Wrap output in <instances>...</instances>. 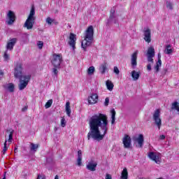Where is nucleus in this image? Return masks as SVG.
<instances>
[{
  "label": "nucleus",
  "mask_w": 179,
  "mask_h": 179,
  "mask_svg": "<svg viewBox=\"0 0 179 179\" xmlns=\"http://www.w3.org/2000/svg\"><path fill=\"white\" fill-rule=\"evenodd\" d=\"M90 131L87 134V139L90 138L95 141H103L108 131V120L103 113L92 115L89 120Z\"/></svg>",
  "instance_id": "f257e3e1"
},
{
  "label": "nucleus",
  "mask_w": 179,
  "mask_h": 179,
  "mask_svg": "<svg viewBox=\"0 0 179 179\" xmlns=\"http://www.w3.org/2000/svg\"><path fill=\"white\" fill-rule=\"evenodd\" d=\"M14 78L20 80L19 90H23L27 87L31 79V75H23V64L16 62L14 67Z\"/></svg>",
  "instance_id": "f03ea898"
},
{
  "label": "nucleus",
  "mask_w": 179,
  "mask_h": 179,
  "mask_svg": "<svg viewBox=\"0 0 179 179\" xmlns=\"http://www.w3.org/2000/svg\"><path fill=\"white\" fill-rule=\"evenodd\" d=\"M93 36H94V29H93V26L90 25L85 30L84 40L81 43V47L84 51H87V47L92 45L94 40Z\"/></svg>",
  "instance_id": "7ed1b4c3"
},
{
  "label": "nucleus",
  "mask_w": 179,
  "mask_h": 179,
  "mask_svg": "<svg viewBox=\"0 0 179 179\" xmlns=\"http://www.w3.org/2000/svg\"><path fill=\"white\" fill-rule=\"evenodd\" d=\"M34 15H36V10L33 6L31 8L29 15L24 24V27H26L27 30H31L33 26H34V20H36Z\"/></svg>",
  "instance_id": "20e7f679"
},
{
  "label": "nucleus",
  "mask_w": 179,
  "mask_h": 179,
  "mask_svg": "<svg viewBox=\"0 0 179 179\" xmlns=\"http://www.w3.org/2000/svg\"><path fill=\"white\" fill-rule=\"evenodd\" d=\"M51 64L54 68H60L61 64H62V55L57 53L53 54Z\"/></svg>",
  "instance_id": "39448f33"
},
{
  "label": "nucleus",
  "mask_w": 179,
  "mask_h": 179,
  "mask_svg": "<svg viewBox=\"0 0 179 179\" xmlns=\"http://www.w3.org/2000/svg\"><path fill=\"white\" fill-rule=\"evenodd\" d=\"M152 120L158 129L162 128V118L160 117V109H156L152 115Z\"/></svg>",
  "instance_id": "423d86ee"
},
{
  "label": "nucleus",
  "mask_w": 179,
  "mask_h": 179,
  "mask_svg": "<svg viewBox=\"0 0 179 179\" xmlns=\"http://www.w3.org/2000/svg\"><path fill=\"white\" fill-rule=\"evenodd\" d=\"M7 19L8 20L6 21V24L8 26H12L14 22H16V15L12 10H8L7 13Z\"/></svg>",
  "instance_id": "0eeeda50"
},
{
  "label": "nucleus",
  "mask_w": 179,
  "mask_h": 179,
  "mask_svg": "<svg viewBox=\"0 0 179 179\" xmlns=\"http://www.w3.org/2000/svg\"><path fill=\"white\" fill-rule=\"evenodd\" d=\"M148 157L150 159V160H152V162H155L157 164H160L162 163V158L156 154V152H150L148 153Z\"/></svg>",
  "instance_id": "6e6552de"
},
{
  "label": "nucleus",
  "mask_w": 179,
  "mask_h": 179,
  "mask_svg": "<svg viewBox=\"0 0 179 179\" xmlns=\"http://www.w3.org/2000/svg\"><path fill=\"white\" fill-rule=\"evenodd\" d=\"M144 40L149 44L152 41V32L150 29L147 28L143 30Z\"/></svg>",
  "instance_id": "1a4fd4ad"
},
{
  "label": "nucleus",
  "mask_w": 179,
  "mask_h": 179,
  "mask_svg": "<svg viewBox=\"0 0 179 179\" xmlns=\"http://www.w3.org/2000/svg\"><path fill=\"white\" fill-rule=\"evenodd\" d=\"M138 50H136L132 55L131 57V65L133 69L136 68L138 65Z\"/></svg>",
  "instance_id": "9d476101"
},
{
  "label": "nucleus",
  "mask_w": 179,
  "mask_h": 179,
  "mask_svg": "<svg viewBox=\"0 0 179 179\" xmlns=\"http://www.w3.org/2000/svg\"><path fill=\"white\" fill-rule=\"evenodd\" d=\"M69 44L71 47H72L73 50L76 48V35H75V34H70Z\"/></svg>",
  "instance_id": "9b49d317"
},
{
  "label": "nucleus",
  "mask_w": 179,
  "mask_h": 179,
  "mask_svg": "<svg viewBox=\"0 0 179 179\" xmlns=\"http://www.w3.org/2000/svg\"><path fill=\"white\" fill-rule=\"evenodd\" d=\"M98 101H99V95L96 93L91 94V95L88 97L89 104H96Z\"/></svg>",
  "instance_id": "f8f14e48"
},
{
  "label": "nucleus",
  "mask_w": 179,
  "mask_h": 179,
  "mask_svg": "<svg viewBox=\"0 0 179 179\" xmlns=\"http://www.w3.org/2000/svg\"><path fill=\"white\" fill-rule=\"evenodd\" d=\"M16 43H17V38H13L11 39H10V41L7 43V45H6L7 50L12 51V50H13V48L15 47Z\"/></svg>",
  "instance_id": "ddd939ff"
},
{
  "label": "nucleus",
  "mask_w": 179,
  "mask_h": 179,
  "mask_svg": "<svg viewBox=\"0 0 179 179\" xmlns=\"http://www.w3.org/2000/svg\"><path fill=\"white\" fill-rule=\"evenodd\" d=\"M122 142L125 148L128 149L131 148V137L128 134L124 135Z\"/></svg>",
  "instance_id": "4468645a"
},
{
  "label": "nucleus",
  "mask_w": 179,
  "mask_h": 179,
  "mask_svg": "<svg viewBox=\"0 0 179 179\" xmlns=\"http://www.w3.org/2000/svg\"><path fill=\"white\" fill-rule=\"evenodd\" d=\"M133 140L138 143V148H143V142H145L143 134H139L138 138L134 137Z\"/></svg>",
  "instance_id": "2eb2a0df"
},
{
  "label": "nucleus",
  "mask_w": 179,
  "mask_h": 179,
  "mask_svg": "<svg viewBox=\"0 0 179 179\" xmlns=\"http://www.w3.org/2000/svg\"><path fill=\"white\" fill-rule=\"evenodd\" d=\"M96 167H97V162L93 163V161L89 162L87 165V169L90 170V171H96Z\"/></svg>",
  "instance_id": "dca6fc26"
},
{
  "label": "nucleus",
  "mask_w": 179,
  "mask_h": 179,
  "mask_svg": "<svg viewBox=\"0 0 179 179\" xmlns=\"http://www.w3.org/2000/svg\"><path fill=\"white\" fill-rule=\"evenodd\" d=\"M139 76H141V71H136L135 70L131 71V78L134 80H138Z\"/></svg>",
  "instance_id": "f3484780"
},
{
  "label": "nucleus",
  "mask_w": 179,
  "mask_h": 179,
  "mask_svg": "<svg viewBox=\"0 0 179 179\" xmlns=\"http://www.w3.org/2000/svg\"><path fill=\"white\" fill-rule=\"evenodd\" d=\"M82 164V150H79L78 151L77 165L79 166V167H80Z\"/></svg>",
  "instance_id": "a211bd4d"
},
{
  "label": "nucleus",
  "mask_w": 179,
  "mask_h": 179,
  "mask_svg": "<svg viewBox=\"0 0 179 179\" xmlns=\"http://www.w3.org/2000/svg\"><path fill=\"white\" fill-rule=\"evenodd\" d=\"M39 146L40 145L38 144H34V143H31L29 145L31 152H37Z\"/></svg>",
  "instance_id": "6ab92c4d"
},
{
  "label": "nucleus",
  "mask_w": 179,
  "mask_h": 179,
  "mask_svg": "<svg viewBox=\"0 0 179 179\" xmlns=\"http://www.w3.org/2000/svg\"><path fill=\"white\" fill-rule=\"evenodd\" d=\"M106 87L108 89V90H113V89H114V84L113 83V82L110 80H107L106 82Z\"/></svg>",
  "instance_id": "aec40b11"
},
{
  "label": "nucleus",
  "mask_w": 179,
  "mask_h": 179,
  "mask_svg": "<svg viewBox=\"0 0 179 179\" xmlns=\"http://www.w3.org/2000/svg\"><path fill=\"white\" fill-rule=\"evenodd\" d=\"M121 179H128V169L124 168L121 173Z\"/></svg>",
  "instance_id": "412c9836"
},
{
  "label": "nucleus",
  "mask_w": 179,
  "mask_h": 179,
  "mask_svg": "<svg viewBox=\"0 0 179 179\" xmlns=\"http://www.w3.org/2000/svg\"><path fill=\"white\" fill-rule=\"evenodd\" d=\"M106 69H107V63L102 64L99 68V71L102 75H104V73H106Z\"/></svg>",
  "instance_id": "4be33fe9"
},
{
  "label": "nucleus",
  "mask_w": 179,
  "mask_h": 179,
  "mask_svg": "<svg viewBox=\"0 0 179 179\" xmlns=\"http://www.w3.org/2000/svg\"><path fill=\"white\" fill-rule=\"evenodd\" d=\"M171 108V110H176V111H178V114L179 115V103H178V102L175 101V102L172 103Z\"/></svg>",
  "instance_id": "5701e85b"
},
{
  "label": "nucleus",
  "mask_w": 179,
  "mask_h": 179,
  "mask_svg": "<svg viewBox=\"0 0 179 179\" xmlns=\"http://www.w3.org/2000/svg\"><path fill=\"white\" fill-rule=\"evenodd\" d=\"M147 55L150 57H155V48L153 47L148 48Z\"/></svg>",
  "instance_id": "b1692460"
},
{
  "label": "nucleus",
  "mask_w": 179,
  "mask_h": 179,
  "mask_svg": "<svg viewBox=\"0 0 179 179\" xmlns=\"http://www.w3.org/2000/svg\"><path fill=\"white\" fill-rule=\"evenodd\" d=\"M66 112L68 117H71V103L69 101L66 103Z\"/></svg>",
  "instance_id": "393cba45"
},
{
  "label": "nucleus",
  "mask_w": 179,
  "mask_h": 179,
  "mask_svg": "<svg viewBox=\"0 0 179 179\" xmlns=\"http://www.w3.org/2000/svg\"><path fill=\"white\" fill-rule=\"evenodd\" d=\"M173 53V49H171V45H167L165 48V54L170 55V54Z\"/></svg>",
  "instance_id": "a878e982"
},
{
  "label": "nucleus",
  "mask_w": 179,
  "mask_h": 179,
  "mask_svg": "<svg viewBox=\"0 0 179 179\" xmlns=\"http://www.w3.org/2000/svg\"><path fill=\"white\" fill-rule=\"evenodd\" d=\"M110 113H111V124H114V122H115V114H116V112H115V109H112L110 110Z\"/></svg>",
  "instance_id": "bb28decb"
},
{
  "label": "nucleus",
  "mask_w": 179,
  "mask_h": 179,
  "mask_svg": "<svg viewBox=\"0 0 179 179\" xmlns=\"http://www.w3.org/2000/svg\"><path fill=\"white\" fill-rule=\"evenodd\" d=\"M8 90L9 92H10V93H13V92H15V85H13V83H9Z\"/></svg>",
  "instance_id": "cd10ccee"
},
{
  "label": "nucleus",
  "mask_w": 179,
  "mask_h": 179,
  "mask_svg": "<svg viewBox=\"0 0 179 179\" xmlns=\"http://www.w3.org/2000/svg\"><path fill=\"white\" fill-rule=\"evenodd\" d=\"M51 106H52V99L48 100L45 105V108H50V107H51Z\"/></svg>",
  "instance_id": "c85d7f7f"
},
{
  "label": "nucleus",
  "mask_w": 179,
  "mask_h": 179,
  "mask_svg": "<svg viewBox=\"0 0 179 179\" xmlns=\"http://www.w3.org/2000/svg\"><path fill=\"white\" fill-rule=\"evenodd\" d=\"M160 66H162V64H159V62H157L156 65L155 66V72L157 73L159 71H160Z\"/></svg>",
  "instance_id": "c756f323"
},
{
  "label": "nucleus",
  "mask_w": 179,
  "mask_h": 179,
  "mask_svg": "<svg viewBox=\"0 0 179 179\" xmlns=\"http://www.w3.org/2000/svg\"><path fill=\"white\" fill-rule=\"evenodd\" d=\"M88 75H93L94 73V66H90L87 70Z\"/></svg>",
  "instance_id": "7c9ffc66"
},
{
  "label": "nucleus",
  "mask_w": 179,
  "mask_h": 179,
  "mask_svg": "<svg viewBox=\"0 0 179 179\" xmlns=\"http://www.w3.org/2000/svg\"><path fill=\"white\" fill-rule=\"evenodd\" d=\"M61 125L63 128H64V127H66V121L65 120V117H62Z\"/></svg>",
  "instance_id": "2f4dec72"
},
{
  "label": "nucleus",
  "mask_w": 179,
  "mask_h": 179,
  "mask_svg": "<svg viewBox=\"0 0 179 179\" xmlns=\"http://www.w3.org/2000/svg\"><path fill=\"white\" fill-rule=\"evenodd\" d=\"M37 45H38L39 50H41V49H43V47H44V43L41 41H39L37 43Z\"/></svg>",
  "instance_id": "473e14b6"
},
{
  "label": "nucleus",
  "mask_w": 179,
  "mask_h": 179,
  "mask_svg": "<svg viewBox=\"0 0 179 179\" xmlns=\"http://www.w3.org/2000/svg\"><path fill=\"white\" fill-rule=\"evenodd\" d=\"M166 8L168 9H170L171 10H173V3H171V2L167 1L166 2Z\"/></svg>",
  "instance_id": "72a5a7b5"
},
{
  "label": "nucleus",
  "mask_w": 179,
  "mask_h": 179,
  "mask_svg": "<svg viewBox=\"0 0 179 179\" xmlns=\"http://www.w3.org/2000/svg\"><path fill=\"white\" fill-rule=\"evenodd\" d=\"M52 22H54V20L51 19V17H48L46 18V23H48V24H50V25L52 24Z\"/></svg>",
  "instance_id": "f704fd0d"
},
{
  "label": "nucleus",
  "mask_w": 179,
  "mask_h": 179,
  "mask_svg": "<svg viewBox=\"0 0 179 179\" xmlns=\"http://www.w3.org/2000/svg\"><path fill=\"white\" fill-rule=\"evenodd\" d=\"M6 142H7V141L6 140V141L4 143V147H3V149L2 150L3 155H5L6 153V150H8V147H6Z\"/></svg>",
  "instance_id": "c9c22d12"
},
{
  "label": "nucleus",
  "mask_w": 179,
  "mask_h": 179,
  "mask_svg": "<svg viewBox=\"0 0 179 179\" xmlns=\"http://www.w3.org/2000/svg\"><path fill=\"white\" fill-rule=\"evenodd\" d=\"M13 139V132L10 131L8 136V142H12Z\"/></svg>",
  "instance_id": "e433bc0d"
},
{
  "label": "nucleus",
  "mask_w": 179,
  "mask_h": 179,
  "mask_svg": "<svg viewBox=\"0 0 179 179\" xmlns=\"http://www.w3.org/2000/svg\"><path fill=\"white\" fill-rule=\"evenodd\" d=\"M113 72H114V73H115L116 75H120V69H118V67H117V66H115V67H114Z\"/></svg>",
  "instance_id": "4c0bfd02"
},
{
  "label": "nucleus",
  "mask_w": 179,
  "mask_h": 179,
  "mask_svg": "<svg viewBox=\"0 0 179 179\" xmlns=\"http://www.w3.org/2000/svg\"><path fill=\"white\" fill-rule=\"evenodd\" d=\"M3 58L6 61H8L10 58L9 55H8V52H4Z\"/></svg>",
  "instance_id": "58836bf2"
},
{
  "label": "nucleus",
  "mask_w": 179,
  "mask_h": 179,
  "mask_svg": "<svg viewBox=\"0 0 179 179\" xmlns=\"http://www.w3.org/2000/svg\"><path fill=\"white\" fill-rule=\"evenodd\" d=\"M109 103H110V98L106 97L105 99L104 106H106V107H107V106H108Z\"/></svg>",
  "instance_id": "ea45409f"
},
{
  "label": "nucleus",
  "mask_w": 179,
  "mask_h": 179,
  "mask_svg": "<svg viewBox=\"0 0 179 179\" xmlns=\"http://www.w3.org/2000/svg\"><path fill=\"white\" fill-rule=\"evenodd\" d=\"M58 69H59V68H57V67H55L53 68V73L57 76V75H58Z\"/></svg>",
  "instance_id": "a19ab883"
},
{
  "label": "nucleus",
  "mask_w": 179,
  "mask_h": 179,
  "mask_svg": "<svg viewBox=\"0 0 179 179\" xmlns=\"http://www.w3.org/2000/svg\"><path fill=\"white\" fill-rule=\"evenodd\" d=\"M153 57L154 56H148V62H151V64H153Z\"/></svg>",
  "instance_id": "79ce46f5"
},
{
  "label": "nucleus",
  "mask_w": 179,
  "mask_h": 179,
  "mask_svg": "<svg viewBox=\"0 0 179 179\" xmlns=\"http://www.w3.org/2000/svg\"><path fill=\"white\" fill-rule=\"evenodd\" d=\"M105 179H113V176L110 173H106Z\"/></svg>",
  "instance_id": "37998d69"
},
{
  "label": "nucleus",
  "mask_w": 179,
  "mask_h": 179,
  "mask_svg": "<svg viewBox=\"0 0 179 179\" xmlns=\"http://www.w3.org/2000/svg\"><path fill=\"white\" fill-rule=\"evenodd\" d=\"M158 64H162V55H160V53L158 54V61H157Z\"/></svg>",
  "instance_id": "c03bdc74"
},
{
  "label": "nucleus",
  "mask_w": 179,
  "mask_h": 179,
  "mask_svg": "<svg viewBox=\"0 0 179 179\" xmlns=\"http://www.w3.org/2000/svg\"><path fill=\"white\" fill-rule=\"evenodd\" d=\"M36 179H45V176L43 175H38Z\"/></svg>",
  "instance_id": "a18cd8bd"
},
{
  "label": "nucleus",
  "mask_w": 179,
  "mask_h": 179,
  "mask_svg": "<svg viewBox=\"0 0 179 179\" xmlns=\"http://www.w3.org/2000/svg\"><path fill=\"white\" fill-rule=\"evenodd\" d=\"M147 70L152 71V65H150V64L147 65Z\"/></svg>",
  "instance_id": "49530a36"
},
{
  "label": "nucleus",
  "mask_w": 179,
  "mask_h": 179,
  "mask_svg": "<svg viewBox=\"0 0 179 179\" xmlns=\"http://www.w3.org/2000/svg\"><path fill=\"white\" fill-rule=\"evenodd\" d=\"M114 17H115V14H110V17H109L110 20H112V19H114Z\"/></svg>",
  "instance_id": "de8ad7c7"
},
{
  "label": "nucleus",
  "mask_w": 179,
  "mask_h": 179,
  "mask_svg": "<svg viewBox=\"0 0 179 179\" xmlns=\"http://www.w3.org/2000/svg\"><path fill=\"white\" fill-rule=\"evenodd\" d=\"M28 106H24L22 108V113H24V111H27Z\"/></svg>",
  "instance_id": "09e8293b"
},
{
  "label": "nucleus",
  "mask_w": 179,
  "mask_h": 179,
  "mask_svg": "<svg viewBox=\"0 0 179 179\" xmlns=\"http://www.w3.org/2000/svg\"><path fill=\"white\" fill-rule=\"evenodd\" d=\"M110 14L115 15V9L111 8L110 9Z\"/></svg>",
  "instance_id": "8fccbe9b"
},
{
  "label": "nucleus",
  "mask_w": 179,
  "mask_h": 179,
  "mask_svg": "<svg viewBox=\"0 0 179 179\" xmlns=\"http://www.w3.org/2000/svg\"><path fill=\"white\" fill-rule=\"evenodd\" d=\"M160 139H166V136H164V135H162V136H160Z\"/></svg>",
  "instance_id": "3c124183"
},
{
  "label": "nucleus",
  "mask_w": 179,
  "mask_h": 179,
  "mask_svg": "<svg viewBox=\"0 0 179 179\" xmlns=\"http://www.w3.org/2000/svg\"><path fill=\"white\" fill-rule=\"evenodd\" d=\"M0 76H3V71L0 69Z\"/></svg>",
  "instance_id": "603ef678"
},
{
  "label": "nucleus",
  "mask_w": 179,
  "mask_h": 179,
  "mask_svg": "<svg viewBox=\"0 0 179 179\" xmlns=\"http://www.w3.org/2000/svg\"><path fill=\"white\" fill-rule=\"evenodd\" d=\"M14 152H15V153H17V148H15V149H14Z\"/></svg>",
  "instance_id": "864d4df0"
},
{
  "label": "nucleus",
  "mask_w": 179,
  "mask_h": 179,
  "mask_svg": "<svg viewBox=\"0 0 179 179\" xmlns=\"http://www.w3.org/2000/svg\"><path fill=\"white\" fill-rule=\"evenodd\" d=\"M164 73H166V72H167V69H164Z\"/></svg>",
  "instance_id": "5fc2aeb1"
},
{
  "label": "nucleus",
  "mask_w": 179,
  "mask_h": 179,
  "mask_svg": "<svg viewBox=\"0 0 179 179\" xmlns=\"http://www.w3.org/2000/svg\"><path fill=\"white\" fill-rule=\"evenodd\" d=\"M2 179H6V177L4 176Z\"/></svg>",
  "instance_id": "6e6d98bb"
}]
</instances>
